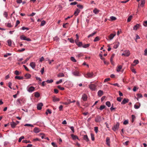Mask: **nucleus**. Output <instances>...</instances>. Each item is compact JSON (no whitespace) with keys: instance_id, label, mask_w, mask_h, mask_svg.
<instances>
[{"instance_id":"nucleus-15","label":"nucleus","mask_w":147,"mask_h":147,"mask_svg":"<svg viewBox=\"0 0 147 147\" xmlns=\"http://www.w3.org/2000/svg\"><path fill=\"white\" fill-rule=\"evenodd\" d=\"M73 74L76 76H80V74L78 71H75L72 72Z\"/></svg>"},{"instance_id":"nucleus-8","label":"nucleus","mask_w":147,"mask_h":147,"mask_svg":"<svg viewBox=\"0 0 147 147\" xmlns=\"http://www.w3.org/2000/svg\"><path fill=\"white\" fill-rule=\"evenodd\" d=\"M101 120V117L99 116H97L95 118V121L96 122H99Z\"/></svg>"},{"instance_id":"nucleus-17","label":"nucleus","mask_w":147,"mask_h":147,"mask_svg":"<svg viewBox=\"0 0 147 147\" xmlns=\"http://www.w3.org/2000/svg\"><path fill=\"white\" fill-rule=\"evenodd\" d=\"M119 45V42H116L114 43L113 48L115 49L117 48Z\"/></svg>"},{"instance_id":"nucleus-31","label":"nucleus","mask_w":147,"mask_h":147,"mask_svg":"<svg viewBox=\"0 0 147 147\" xmlns=\"http://www.w3.org/2000/svg\"><path fill=\"white\" fill-rule=\"evenodd\" d=\"M132 17H133V16L132 15H130V16H129L128 17V18H127V22H130L131 21V19H132Z\"/></svg>"},{"instance_id":"nucleus-63","label":"nucleus","mask_w":147,"mask_h":147,"mask_svg":"<svg viewBox=\"0 0 147 147\" xmlns=\"http://www.w3.org/2000/svg\"><path fill=\"white\" fill-rule=\"evenodd\" d=\"M51 144L54 147H57V144L54 142H52L51 143Z\"/></svg>"},{"instance_id":"nucleus-36","label":"nucleus","mask_w":147,"mask_h":147,"mask_svg":"<svg viewBox=\"0 0 147 147\" xmlns=\"http://www.w3.org/2000/svg\"><path fill=\"white\" fill-rule=\"evenodd\" d=\"M6 26L7 27H8L9 28L11 27L12 26V25L10 23H9V22L6 23Z\"/></svg>"},{"instance_id":"nucleus-2","label":"nucleus","mask_w":147,"mask_h":147,"mask_svg":"<svg viewBox=\"0 0 147 147\" xmlns=\"http://www.w3.org/2000/svg\"><path fill=\"white\" fill-rule=\"evenodd\" d=\"M84 76L85 77L87 78H91L95 76L96 75L94 74L93 72H88Z\"/></svg>"},{"instance_id":"nucleus-49","label":"nucleus","mask_w":147,"mask_h":147,"mask_svg":"<svg viewBox=\"0 0 147 147\" xmlns=\"http://www.w3.org/2000/svg\"><path fill=\"white\" fill-rule=\"evenodd\" d=\"M3 15L5 17L7 18L8 16L7 12L6 11H4L3 13Z\"/></svg>"},{"instance_id":"nucleus-42","label":"nucleus","mask_w":147,"mask_h":147,"mask_svg":"<svg viewBox=\"0 0 147 147\" xmlns=\"http://www.w3.org/2000/svg\"><path fill=\"white\" fill-rule=\"evenodd\" d=\"M7 43L8 44V45L9 46H11V45L12 42L11 40H8L7 41Z\"/></svg>"},{"instance_id":"nucleus-44","label":"nucleus","mask_w":147,"mask_h":147,"mask_svg":"<svg viewBox=\"0 0 147 147\" xmlns=\"http://www.w3.org/2000/svg\"><path fill=\"white\" fill-rule=\"evenodd\" d=\"M46 24V22L44 20H42L41 21L40 24L41 26H44Z\"/></svg>"},{"instance_id":"nucleus-30","label":"nucleus","mask_w":147,"mask_h":147,"mask_svg":"<svg viewBox=\"0 0 147 147\" xmlns=\"http://www.w3.org/2000/svg\"><path fill=\"white\" fill-rule=\"evenodd\" d=\"M64 76V75L63 73H60L57 75V77L59 78L63 77Z\"/></svg>"},{"instance_id":"nucleus-43","label":"nucleus","mask_w":147,"mask_h":147,"mask_svg":"<svg viewBox=\"0 0 147 147\" xmlns=\"http://www.w3.org/2000/svg\"><path fill=\"white\" fill-rule=\"evenodd\" d=\"M22 142L25 143H30L31 142L30 140H24L22 141Z\"/></svg>"},{"instance_id":"nucleus-5","label":"nucleus","mask_w":147,"mask_h":147,"mask_svg":"<svg viewBox=\"0 0 147 147\" xmlns=\"http://www.w3.org/2000/svg\"><path fill=\"white\" fill-rule=\"evenodd\" d=\"M130 52L128 50H125L124 51L123 53L122 54V55H124L126 57H128L129 55Z\"/></svg>"},{"instance_id":"nucleus-26","label":"nucleus","mask_w":147,"mask_h":147,"mask_svg":"<svg viewBox=\"0 0 147 147\" xmlns=\"http://www.w3.org/2000/svg\"><path fill=\"white\" fill-rule=\"evenodd\" d=\"M60 100V99L59 98H56L55 97H53V102H55L56 101H59Z\"/></svg>"},{"instance_id":"nucleus-20","label":"nucleus","mask_w":147,"mask_h":147,"mask_svg":"<svg viewBox=\"0 0 147 147\" xmlns=\"http://www.w3.org/2000/svg\"><path fill=\"white\" fill-rule=\"evenodd\" d=\"M40 131V129L38 127H35L34 129V131L36 133L39 132Z\"/></svg>"},{"instance_id":"nucleus-24","label":"nucleus","mask_w":147,"mask_h":147,"mask_svg":"<svg viewBox=\"0 0 147 147\" xmlns=\"http://www.w3.org/2000/svg\"><path fill=\"white\" fill-rule=\"evenodd\" d=\"M103 92L101 90H99L98 92V95L100 96L103 94Z\"/></svg>"},{"instance_id":"nucleus-14","label":"nucleus","mask_w":147,"mask_h":147,"mask_svg":"<svg viewBox=\"0 0 147 147\" xmlns=\"http://www.w3.org/2000/svg\"><path fill=\"white\" fill-rule=\"evenodd\" d=\"M129 101L128 99L124 98L121 102L122 104H125L127 103Z\"/></svg>"},{"instance_id":"nucleus-64","label":"nucleus","mask_w":147,"mask_h":147,"mask_svg":"<svg viewBox=\"0 0 147 147\" xmlns=\"http://www.w3.org/2000/svg\"><path fill=\"white\" fill-rule=\"evenodd\" d=\"M128 123V121L127 120H125L123 121V124L124 125H126Z\"/></svg>"},{"instance_id":"nucleus-38","label":"nucleus","mask_w":147,"mask_h":147,"mask_svg":"<svg viewBox=\"0 0 147 147\" xmlns=\"http://www.w3.org/2000/svg\"><path fill=\"white\" fill-rule=\"evenodd\" d=\"M70 59L72 61L74 62H76L77 61L75 59V58L73 57H71Z\"/></svg>"},{"instance_id":"nucleus-37","label":"nucleus","mask_w":147,"mask_h":147,"mask_svg":"<svg viewBox=\"0 0 147 147\" xmlns=\"http://www.w3.org/2000/svg\"><path fill=\"white\" fill-rule=\"evenodd\" d=\"M110 18L111 19V20L112 21L115 20L116 19V18L113 16H111Z\"/></svg>"},{"instance_id":"nucleus-13","label":"nucleus","mask_w":147,"mask_h":147,"mask_svg":"<svg viewBox=\"0 0 147 147\" xmlns=\"http://www.w3.org/2000/svg\"><path fill=\"white\" fill-rule=\"evenodd\" d=\"M82 98L84 101H86L87 99V95L85 94H83L82 95Z\"/></svg>"},{"instance_id":"nucleus-41","label":"nucleus","mask_w":147,"mask_h":147,"mask_svg":"<svg viewBox=\"0 0 147 147\" xmlns=\"http://www.w3.org/2000/svg\"><path fill=\"white\" fill-rule=\"evenodd\" d=\"M106 105H107L108 107H110L111 105V104L110 102L107 101L105 103Z\"/></svg>"},{"instance_id":"nucleus-16","label":"nucleus","mask_w":147,"mask_h":147,"mask_svg":"<svg viewBox=\"0 0 147 147\" xmlns=\"http://www.w3.org/2000/svg\"><path fill=\"white\" fill-rule=\"evenodd\" d=\"M10 125L11 127L12 128H13L16 127V126L17 125V124L16 123L12 121L10 123Z\"/></svg>"},{"instance_id":"nucleus-50","label":"nucleus","mask_w":147,"mask_h":147,"mask_svg":"<svg viewBox=\"0 0 147 147\" xmlns=\"http://www.w3.org/2000/svg\"><path fill=\"white\" fill-rule=\"evenodd\" d=\"M91 138L92 141L94 140V135L92 133L91 134Z\"/></svg>"},{"instance_id":"nucleus-29","label":"nucleus","mask_w":147,"mask_h":147,"mask_svg":"<svg viewBox=\"0 0 147 147\" xmlns=\"http://www.w3.org/2000/svg\"><path fill=\"white\" fill-rule=\"evenodd\" d=\"M15 78L16 79L21 80L23 79V77L20 76H16L15 77Z\"/></svg>"},{"instance_id":"nucleus-7","label":"nucleus","mask_w":147,"mask_h":147,"mask_svg":"<svg viewBox=\"0 0 147 147\" xmlns=\"http://www.w3.org/2000/svg\"><path fill=\"white\" fill-rule=\"evenodd\" d=\"M27 90L30 92H31L34 90L35 88L33 86H31L30 87H28L27 88Z\"/></svg>"},{"instance_id":"nucleus-34","label":"nucleus","mask_w":147,"mask_h":147,"mask_svg":"<svg viewBox=\"0 0 147 147\" xmlns=\"http://www.w3.org/2000/svg\"><path fill=\"white\" fill-rule=\"evenodd\" d=\"M76 44L80 47H81L82 46H83L82 43L81 42H78Z\"/></svg>"},{"instance_id":"nucleus-11","label":"nucleus","mask_w":147,"mask_h":147,"mask_svg":"<svg viewBox=\"0 0 147 147\" xmlns=\"http://www.w3.org/2000/svg\"><path fill=\"white\" fill-rule=\"evenodd\" d=\"M116 33L115 32V33H112L111 34H110V35L108 37V38L110 40H112L114 37L115 36Z\"/></svg>"},{"instance_id":"nucleus-58","label":"nucleus","mask_w":147,"mask_h":147,"mask_svg":"<svg viewBox=\"0 0 147 147\" xmlns=\"http://www.w3.org/2000/svg\"><path fill=\"white\" fill-rule=\"evenodd\" d=\"M94 130L95 133L97 134L98 132V127H95L94 128Z\"/></svg>"},{"instance_id":"nucleus-52","label":"nucleus","mask_w":147,"mask_h":147,"mask_svg":"<svg viewBox=\"0 0 147 147\" xmlns=\"http://www.w3.org/2000/svg\"><path fill=\"white\" fill-rule=\"evenodd\" d=\"M24 137L23 136H21V137H20L19 140H18V142H20L23 139H24Z\"/></svg>"},{"instance_id":"nucleus-32","label":"nucleus","mask_w":147,"mask_h":147,"mask_svg":"<svg viewBox=\"0 0 147 147\" xmlns=\"http://www.w3.org/2000/svg\"><path fill=\"white\" fill-rule=\"evenodd\" d=\"M25 77H26V78L27 79H29V78H30L31 77V76L30 74H26L25 75Z\"/></svg>"},{"instance_id":"nucleus-6","label":"nucleus","mask_w":147,"mask_h":147,"mask_svg":"<svg viewBox=\"0 0 147 147\" xmlns=\"http://www.w3.org/2000/svg\"><path fill=\"white\" fill-rule=\"evenodd\" d=\"M20 38L21 40H26L27 41H31V40L29 38H27L26 37L22 35L20 36Z\"/></svg>"},{"instance_id":"nucleus-22","label":"nucleus","mask_w":147,"mask_h":147,"mask_svg":"<svg viewBox=\"0 0 147 147\" xmlns=\"http://www.w3.org/2000/svg\"><path fill=\"white\" fill-rule=\"evenodd\" d=\"M122 68V66L121 65L118 66L116 69V71L117 72H119L120 71L121 69Z\"/></svg>"},{"instance_id":"nucleus-33","label":"nucleus","mask_w":147,"mask_h":147,"mask_svg":"<svg viewBox=\"0 0 147 147\" xmlns=\"http://www.w3.org/2000/svg\"><path fill=\"white\" fill-rule=\"evenodd\" d=\"M34 96L36 98H38L40 96V94L38 92H36L35 93Z\"/></svg>"},{"instance_id":"nucleus-61","label":"nucleus","mask_w":147,"mask_h":147,"mask_svg":"<svg viewBox=\"0 0 147 147\" xmlns=\"http://www.w3.org/2000/svg\"><path fill=\"white\" fill-rule=\"evenodd\" d=\"M77 6L78 7L80 8V9H82L83 7V6L80 5H78Z\"/></svg>"},{"instance_id":"nucleus-1","label":"nucleus","mask_w":147,"mask_h":147,"mask_svg":"<svg viewBox=\"0 0 147 147\" xmlns=\"http://www.w3.org/2000/svg\"><path fill=\"white\" fill-rule=\"evenodd\" d=\"M25 102V100L24 98H18L17 100L16 103L18 105L21 106L22 104H24Z\"/></svg>"},{"instance_id":"nucleus-53","label":"nucleus","mask_w":147,"mask_h":147,"mask_svg":"<svg viewBox=\"0 0 147 147\" xmlns=\"http://www.w3.org/2000/svg\"><path fill=\"white\" fill-rule=\"evenodd\" d=\"M24 126H30L31 127H33L34 126L33 125L30 124H26L24 125Z\"/></svg>"},{"instance_id":"nucleus-25","label":"nucleus","mask_w":147,"mask_h":147,"mask_svg":"<svg viewBox=\"0 0 147 147\" xmlns=\"http://www.w3.org/2000/svg\"><path fill=\"white\" fill-rule=\"evenodd\" d=\"M99 10L97 8H95L93 10V12L95 14H97L99 13Z\"/></svg>"},{"instance_id":"nucleus-18","label":"nucleus","mask_w":147,"mask_h":147,"mask_svg":"<svg viewBox=\"0 0 147 147\" xmlns=\"http://www.w3.org/2000/svg\"><path fill=\"white\" fill-rule=\"evenodd\" d=\"M80 10L78 9H76L74 13V15L75 16H77L78 14V13L80 12Z\"/></svg>"},{"instance_id":"nucleus-47","label":"nucleus","mask_w":147,"mask_h":147,"mask_svg":"<svg viewBox=\"0 0 147 147\" xmlns=\"http://www.w3.org/2000/svg\"><path fill=\"white\" fill-rule=\"evenodd\" d=\"M135 118H136L135 116L134 115H131V118H132L131 122H133L134 121V120L135 119Z\"/></svg>"},{"instance_id":"nucleus-19","label":"nucleus","mask_w":147,"mask_h":147,"mask_svg":"<svg viewBox=\"0 0 147 147\" xmlns=\"http://www.w3.org/2000/svg\"><path fill=\"white\" fill-rule=\"evenodd\" d=\"M140 25L139 24H136V25L134 26L133 27V30H136L138 28H139Z\"/></svg>"},{"instance_id":"nucleus-46","label":"nucleus","mask_w":147,"mask_h":147,"mask_svg":"<svg viewBox=\"0 0 147 147\" xmlns=\"http://www.w3.org/2000/svg\"><path fill=\"white\" fill-rule=\"evenodd\" d=\"M105 106L104 105H102L100 106L99 109L100 110H102L105 108Z\"/></svg>"},{"instance_id":"nucleus-55","label":"nucleus","mask_w":147,"mask_h":147,"mask_svg":"<svg viewBox=\"0 0 147 147\" xmlns=\"http://www.w3.org/2000/svg\"><path fill=\"white\" fill-rule=\"evenodd\" d=\"M62 82V80L60 79L59 81H57L56 82V84H59L61 83Z\"/></svg>"},{"instance_id":"nucleus-27","label":"nucleus","mask_w":147,"mask_h":147,"mask_svg":"<svg viewBox=\"0 0 147 147\" xmlns=\"http://www.w3.org/2000/svg\"><path fill=\"white\" fill-rule=\"evenodd\" d=\"M134 63H135V64H132V65L133 66H135L136 64H138L139 62L138 60H135L133 62Z\"/></svg>"},{"instance_id":"nucleus-51","label":"nucleus","mask_w":147,"mask_h":147,"mask_svg":"<svg viewBox=\"0 0 147 147\" xmlns=\"http://www.w3.org/2000/svg\"><path fill=\"white\" fill-rule=\"evenodd\" d=\"M30 57L27 58L26 59L22 62V64H25L29 60Z\"/></svg>"},{"instance_id":"nucleus-60","label":"nucleus","mask_w":147,"mask_h":147,"mask_svg":"<svg viewBox=\"0 0 147 147\" xmlns=\"http://www.w3.org/2000/svg\"><path fill=\"white\" fill-rule=\"evenodd\" d=\"M57 87L58 88L60 89V90H64V88L63 87H61L60 86H57Z\"/></svg>"},{"instance_id":"nucleus-45","label":"nucleus","mask_w":147,"mask_h":147,"mask_svg":"<svg viewBox=\"0 0 147 147\" xmlns=\"http://www.w3.org/2000/svg\"><path fill=\"white\" fill-rule=\"evenodd\" d=\"M99 40L100 38H99V37L98 36H96L94 39V41L95 42H96L98 41Z\"/></svg>"},{"instance_id":"nucleus-21","label":"nucleus","mask_w":147,"mask_h":147,"mask_svg":"<svg viewBox=\"0 0 147 147\" xmlns=\"http://www.w3.org/2000/svg\"><path fill=\"white\" fill-rule=\"evenodd\" d=\"M71 136L73 140H75L76 139L79 140L78 138L76 135H74L72 134L71 135Z\"/></svg>"},{"instance_id":"nucleus-59","label":"nucleus","mask_w":147,"mask_h":147,"mask_svg":"<svg viewBox=\"0 0 147 147\" xmlns=\"http://www.w3.org/2000/svg\"><path fill=\"white\" fill-rule=\"evenodd\" d=\"M122 98L121 97H118L117 98V100L118 101L120 102L121 101Z\"/></svg>"},{"instance_id":"nucleus-3","label":"nucleus","mask_w":147,"mask_h":147,"mask_svg":"<svg viewBox=\"0 0 147 147\" xmlns=\"http://www.w3.org/2000/svg\"><path fill=\"white\" fill-rule=\"evenodd\" d=\"M96 86L94 84H90L89 85V87L92 91H94L96 89Z\"/></svg>"},{"instance_id":"nucleus-54","label":"nucleus","mask_w":147,"mask_h":147,"mask_svg":"<svg viewBox=\"0 0 147 147\" xmlns=\"http://www.w3.org/2000/svg\"><path fill=\"white\" fill-rule=\"evenodd\" d=\"M48 113L49 114H51V111L49 109H48L46 112V114L47 115L48 114Z\"/></svg>"},{"instance_id":"nucleus-39","label":"nucleus","mask_w":147,"mask_h":147,"mask_svg":"<svg viewBox=\"0 0 147 147\" xmlns=\"http://www.w3.org/2000/svg\"><path fill=\"white\" fill-rule=\"evenodd\" d=\"M67 39L71 43H73L74 42V40L72 38H68Z\"/></svg>"},{"instance_id":"nucleus-28","label":"nucleus","mask_w":147,"mask_h":147,"mask_svg":"<svg viewBox=\"0 0 147 147\" xmlns=\"http://www.w3.org/2000/svg\"><path fill=\"white\" fill-rule=\"evenodd\" d=\"M96 33V32H94L92 33L89 34L88 36V38H89L94 36Z\"/></svg>"},{"instance_id":"nucleus-10","label":"nucleus","mask_w":147,"mask_h":147,"mask_svg":"<svg viewBox=\"0 0 147 147\" xmlns=\"http://www.w3.org/2000/svg\"><path fill=\"white\" fill-rule=\"evenodd\" d=\"M43 105V104L42 103H40L38 104L37 105V109L38 110H40L42 109Z\"/></svg>"},{"instance_id":"nucleus-56","label":"nucleus","mask_w":147,"mask_h":147,"mask_svg":"<svg viewBox=\"0 0 147 147\" xmlns=\"http://www.w3.org/2000/svg\"><path fill=\"white\" fill-rule=\"evenodd\" d=\"M53 39L54 40L57 41L59 40V38L57 36H56L53 38Z\"/></svg>"},{"instance_id":"nucleus-40","label":"nucleus","mask_w":147,"mask_h":147,"mask_svg":"<svg viewBox=\"0 0 147 147\" xmlns=\"http://www.w3.org/2000/svg\"><path fill=\"white\" fill-rule=\"evenodd\" d=\"M145 3V0H142L141 2L140 5L143 7Z\"/></svg>"},{"instance_id":"nucleus-35","label":"nucleus","mask_w":147,"mask_h":147,"mask_svg":"<svg viewBox=\"0 0 147 147\" xmlns=\"http://www.w3.org/2000/svg\"><path fill=\"white\" fill-rule=\"evenodd\" d=\"M90 45L89 44H85L83 45L82 47L84 48H87Z\"/></svg>"},{"instance_id":"nucleus-12","label":"nucleus","mask_w":147,"mask_h":147,"mask_svg":"<svg viewBox=\"0 0 147 147\" xmlns=\"http://www.w3.org/2000/svg\"><path fill=\"white\" fill-rule=\"evenodd\" d=\"M30 65L31 67L33 69H34L35 68L36 64L35 63L32 62L30 63Z\"/></svg>"},{"instance_id":"nucleus-62","label":"nucleus","mask_w":147,"mask_h":147,"mask_svg":"<svg viewBox=\"0 0 147 147\" xmlns=\"http://www.w3.org/2000/svg\"><path fill=\"white\" fill-rule=\"evenodd\" d=\"M11 55V54L10 53H7L6 54L4 55V57H7L8 56H10Z\"/></svg>"},{"instance_id":"nucleus-9","label":"nucleus","mask_w":147,"mask_h":147,"mask_svg":"<svg viewBox=\"0 0 147 147\" xmlns=\"http://www.w3.org/2000/svg\"><path fill=\"white\" fill-rule=\"evenodd\" d=\"M110 139L109 137H107L106 138V144L108 146H110Z\"/></svg>"},{"instance_id":"nucleus-23","label":"nucleus","mask_w":147,"mask_h":147,"mask_svg":"<svg viewBox=\"0 0 147 147\" xmlns=\"http://www.w3.org/2000/svg\"><path fill=\"white\" fill-rule=\"evenodd\" d=\"M83 139L87 142L89 141V138L87 135H85L84 136Z\"/></svg>"},{"instance_id":"nucleus-4","label":"nucleus","mask_w":147,"mask_h":147,"mask_svg":"<svg viewBox=\"0 0 147 147\" xmlns=\"http://www.w3.org/2000/svg\"><path fill=\"white\" fill-rule=\"evenodd\" d=\"M119 124L118 122H117L115 125H114L112 127V129L114 131L118 129L119 128Z\"/></svg>"},{"instance_id":"nucleus-57","label":"nucleus","mask_w":147,"mask_h":147,"mask_svg":"<svg viewBox=\"0 0 147 147\" xmlns=\"http://www.w3.org/2000/svg\"><path fill=\"white\" fill-rule=\"evenodd\" d=\"M137 96L138 98H141L142 97V95L141 94H137Z\"/></svg>"},{"instance_id":"nucleus-48","label":"nucleus","mask_w":147,"mask_h":147,"mask_svg":"<svg viewBox=\"0 0 147 147\" xmlns=\"http://www.w3.org/2000/svg\"><path fill=\"white\" fill-rule=\"evenodd\" d=\"M53 82V80L52 79H51L50 80H47L46 81V82L48 83H51Z\"/></svg>"}]
</instances>
